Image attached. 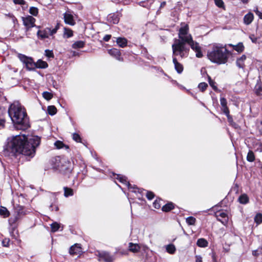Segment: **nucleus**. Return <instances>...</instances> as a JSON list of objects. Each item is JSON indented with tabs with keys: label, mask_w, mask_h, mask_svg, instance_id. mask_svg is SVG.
<instances>
[{
	"label": "nucleus",
	"mask_w": 262,
	"mask_h": 262,
	"mask_svg": "<svg viewBox=\"0 0 262 262\" xmlns=\"http://www.w3.org/2000/svg\"><path fill=\"white\" fill-rule=\"evenodd\" d=\"M220 103L222 106V109L223 112L227 116L228 119L230 120L231 117L229 115V110L227 106V102L226 99L224 97L221 98Z\"/></svg>",
	"instance_id": "obj_10"
},
{
	"label": "nucleus",
	"mask_w": 262,
	"mask_h": 262,
	"mask_svg": "<svg viewBox=\"0 0 262 262\" xmlns=\"http://www.w3.org/2000/svg\"><path fill=\"white\" fill-rule=\"evenodd\" d=\"M52 163L53 169L67 176H69L73 169L72 163L64 157H55L52 160Z\"/></svg>",
	"instance_id": "obj_5"
},
{
	"label": "nucleus",
	"mask_w": 262,
	"mask_h": 262,
	"mask_svg": "<svg viewBox=\"0 0 262 262\" xmlns=\"http://www.w3.org/2000/svg\"><path fill=\"white\" fill-rule=\"evenodd\" d=\"M215 5L219 8H224V3L222 0H214Z\"/></svg>",
	"instance_id": "obj_46"
},
{
	"label": "nucleus",
	"mask_w": 262,
	"mask_h": 262,
	"mask_svg": "<svg viewBox=\"0 0 262 262\" xmlns=\"http://www.w3.org/2000/svg\"><path fill=\"white\" fill-rule=\"evenodd\" d=\"M116 42L119 47L124 48L126 46L127 40L124 37H118L117 38Z\"/></svg>",
	"instance_id": "obj_22"
},
{
	"label": "nucleus",
	"mask_w": 262,
	"mask_h": 262,
	"mask_svg": "<svg viewBox=\"0 0 262 262\" xmlns=\"http://www.w3.org/2000/svg\"><path fill=\"white\" fill-rule=\"evenodd\" d=\"M10 212L8 210V209L3 206H0V215L2 216L3 217L6 218L9 216Z\"/></svg>",
	"instance_id": "obj_25"
},
{
	"label": "nucleus",
	"mask_w": 262,
	"mask_h": 262,
	"mask_svg": "<svg viewBox=\"0 0 262 262\" xmlns=\"http://www.w3.org/2000/svg\"><path fill=\"white\" fill-rule=\"evenodd\" d=\"M35 68L45 69L48 67V63L40 59L35 62Z\"/></svg>",
	"instance_id": "obj_24"
},
{
	"label": "nucleus",
	"mask_w": 262,
	"mask_h": 262,
	"mask_svg": "<svg viewBox=\"0 0 262 262\" xmlns=\"http://www.w3.org/2000/svg\"><path fill=\"white\" fill-rule=\"evenodd\" d=\"M249 38L251 39L253 43H255L257 42L258 39L257 37H255L253 34L250 35Z\"/></svg>",
	"instance_id": "obj_53"
},
{
	"label": "nucleus",
	"mask_w": 262,
	"mask_h": 262,
	"mask_svg": "<svg viewBox=\"0 0 262 262\" xmlns=\"http://www.w3.org/2000/svg\"><path fill=\"white\" fill-rule=\"evenodd\" d=\"M64 21L66 24L71 26H74L75 24L73 16L69 12H66L64 14Z\"/></svg>",
	"instance_id": "obj_16"
},
{
	"label": "nucleus",
	"mask_w": 262,
	"mask_h": 262,
	"mask_svg": "<svg viewBox=\"0 0 262 262\" xmlns=\"http://www.w3.org/2000/svg\"><path fill=\"white\" fill-rule=\"evenodd\" d=\"M216 216L217 220L223 225H226L228 222L227 214L224 211H219L216 213Z\"/></svg>",
	"instance_id": "obj_9"
},
{
	"label": "nucleus",
	"mask_w": 262,
	"mask_h": 262,
	"mask_svg": "<svg viewBox=\"0 0 262 262\" xmlns=\"http://www.w3.org/2000/svg\"><path fill=\"white\" fill-rule=\"evenodd\" d=\"M85 45V42L82 40H79L75 42L72 45V48L75 49L82 48Z\"/></svg>",
	"instance_id": "obj_28"
},
{
	"label": "nucleus",
	"mask_w": 262,
	"mask_h": 262,
	"mask_svg": "<svg viewBox=\"0 0 262 262\" xmlns=\"http://www.w3.org/2000/svg\"><path fill=\"white\" fill-rule=\"evenodd\" d=\"M208 242L204 238H201L198 239L196 245L202 248H205L208 246Z\"/></svg>",
	"instance_id": "obj_27"
},
{
	"label": "nucleus",
	"mask_w": 262,
	"mask_h": 262,
	"mask_svg": "<svg viewBox=\"0 0 262 262\" xmlns=\"http://www.w3.org/2000/svg\"><path fill=\"white\" fill-rule=\"evenodd\" d=\"M35 19L32 16H28L23 19L24 25L28 28H30L34 26Z\"/></svg>",
	"instance_id": "obj_12"
},
{
	"label": "nucleus",
	"mask_w": 262,
	"mask_h": 262,
	"mask_svg": "<svg viewBox=\"0 0 262 262\" xmlns=\"http://www.w3.org/2000/svg\"><path fill=\"white\" fill-rule=\"evenodd\" d=\"M64 196L66 198L69 197L70 196H72L74 194L73 190L72 189L64 187Z\"/></svg>",
	"instance_id": "obj_32"
},
{
	"label": "nucleus",
	"mask_w": 262,
	"mask_h": 262,
	"mask_svg": "<svg viewBox=\"0 0 262 262\" xmlns=\"http://www.w3.org/2000/svg\"><path fill=\"white\" fill-rule=\"evenodd\" d=\"M40 142V138L37 136L29 138L24 135L12 136L7 138L4 146V154L9 156L18 153L32 158L35 155L36 147Z\"/></svg>",
	"instance_id": "obj_1"
},
{
	"label": "nucleus",
	"mask_w": 262,
	"mask_h": 262,
	"mask_svg": "<svg viewBox=\"0 0 262 262\" xmlns=\"http://www.w3.org/2000/svg\"><path fill=\"white\" fill-rule=\"evenodd\" d=\"M255 92L257 95L262 96V85H257L255 87Z\"/></svg>",
	"instance_id": "obj_44"
},
{
	"label": "nucleus",
	"mask_w": 262,
	"mask_h": 262,
	"mask_svg": "<svg viewBox=\"0 0 262 262\" xmlns=\"http://www.w3.org/2000/svg\"><path fill=\"white\" fill-rule=\"evenodd\" d=\"M252 254L255 256L262 254V247H259L257 249L253 251Z\"/></svg>",
	"instance_id": "obj_45"
},
{
	"label": "nucleus",
	"mask_w": 262,
	"mask_h": 262,
	"mask_svg": "<svg viewBox=\"0 0 262 262\" xmlns=\"http://www.w3.org/2000/svg\"><path fill=\"white\" fill-rule=\"evenodd\" d=\"M45 55L49 58H53L54 54L52 51L49 50H45Z\"/></svg>",
	"instance_id": "obj_48"
},
{
	"label": "nucleus",
	"mask_w": 262,
	"mask_h": 262,
	"mask_svg": "<svg viewBox=\"0 0 262 262\" xmlns=\"http://www.w3.org/2000/svg\"><path fill=\"white\" fill-rule=\"evenodd\" d=\"M73 35V31L71 29H70L69 28H64V31H63V34L64 38H68L72 37Z\"/></svg>",
	"instance_id": "obj_29"
},
{
	"label": "nucleus",
	"mask_w": 262,
	"mask_h": 262,
	"mask_svg": "<svg viewBox=\"0 0 262 262\" xmlns=\"http://www.w3.org/2000/svg\"><path fill=\"white\" fill-rule=\"evenodd\" d=\"M54 145L57 149H61L63 148H65L66 149H68L69 146L63 144L62 141H57L54 143Z\"/></svg>",
	"instance_id": "obj_30"
},
{
	"label": "nucleus",
	"mask_w": 262,
	"mask_h": 262,
	"mask_svg": "<svg viewBox=\"0 0 262 262\" xmlns=\"http://www.w3.org/2000/svg\"><path fill=\"white\" fill-rule=\"evenodd\" d=\"M166 250L168 253L172 254L174 253L176 248L174 245L169 244L166 246Z\"/></svg>",
	"instance_id": "obj_31"
},
{
	"label": "nucleus",
	"mask_w": 262,
	"mask_h": 262,
	"mask_svg": "<svg viewBox=\"0 0 262 262\" xmlns=\"http://www.w3.org/2000/svg\"><path fill=\"white\" fill-rule=\"evenodd\" d=\"M179 39H176L172 45L173 56L180 55L181 58L188 55L189 48L186 46L188 44L196 53V57L201 58L203 54L199 43L193 40L192 36L189 33V26L185 23L181 24L179 31Z\"/></svg>",
	"instance_id": "obj_2"
},
{
	"label": "nucleus",
	"mask_w": 262,
	"mask_h": 262,
	"mask_svg": "<svg viewBox=\"0 0 262 262\" xmlns=\"http://www.w3.org/2000/svg\"><path fill=\"white\" fill-rule=\"evenodd\" d=\"M186 222L189 225H194L196 222V219L193 216H189L186 218Z\"/></svg>",
	"instance_id": "obj_37"
},
{
	"label": "nucleus",
	"mask_w": 262,
	"mask_h": 262,
	"mask_svg": "<svg viewBox=\"0 0 262 262\" xmlns=\"http://www.w3.org/2000/svg\"><path fill=\"white\" fill-rule=\"evenodd\" d=\"M29 12L33 16H37L38 13V10L36 7H31L29 9Z\"/></svg>",
	"instance_id": "obj_40"
},
{
	"label": "nucleus",
	"mask_w": 262,
	"mask_h": 262,
	"mask_svg": "<svg viewBox=\"0 0 262 262\" xmlns=\"http://www.w3.org/2000/svg\"><path fill=\"white\" fill-rule=\"evenodd\" d=\"M9 242V239L5 238L3 241L2 244L4 247H8Z\"/></svg>",
	"instance_id": "obj_54"
},
{
	"label": "nucleus",
	"mask_w": 262,
	"mask_h": 262,
	"mask_svg": "<svg viewBox=\"0 0 262 262\" xmlns=\"http://www.w3.org/2000/svg\"><path fill=\"white\" fill-rule=\"evenodd\" d=\"M14 3L17 5L24 6L26 5V2L24 0H13Z\"/></svg>",
	"instance_id": "obj_50"
},
{
	"label": "nucleus",
	"mask_w": 262,
	"mask_h": 262,
	"mask_svg": "<svg viewBox=\"0 0 262 262\" xmlns=\"http://www.w3.org/2000/svg\"><path fill=\"white\" fill-rule=\"evenodd\" d=\"M50 28H46L43 30H39L37 34L38 37L40 39H44L49 37L50 35Z\"/></svg>",
	"instance_id": "obj_11"
},
{
	"label": "nucleus",
	"mask_w": 262,
	"mask_h": 262,
	"mask_svg": "<svg viewBox=\"0 0 262 262\" xmlns=\"http://www.w3.org/2000/svg\"><path fill=\"white\" fill-rule=\"evenodd\" d=\"M140 249V246L137 244L130 243L129 244V250L134 253L138 252Z\"/></svg>",
	"instance_id": "obj_23"
},
{
	"label": "nucleus",
	"mask_w": 262,
	"mask_h": 262,
	"mask_svg": "<svg viewBox=\"0 0 262 262\" xmlns=\"http://www.w3.org/2000/svg\"><path fill=\"white\" fill-rule=\"evenodd\" d=\"M229 54V51L227 45L215 43L212 45L211 49L208 51L207 56L211 62L222 64L227 62Z\"/></svg>",
	"instance_id": "obj_4"
},
{
	"label": "nucleus",
	"mask_w": 262,
	"mask_h": 262,
	"mask_svg": "<svg viewBox=\"0 0 262 262\" xmlns=\"http://www.w3.org/2000/svg\"><path fill=\"white\" fill-rule=\"evenodd\" d=\"M255 159L254 152L252 150H249L247 156V160L248 162H252Z\"/></svg>",
	"instance_id": "obj_33"
},
{
	"label": "nucleus",
	"mask_w": 262,
	"mask_h": 262,
	"mask_svg": "<svg viewBox=\"0 0 262 262\" xmlns=\"http://www.w3.org/2000/svg\"><path fill=\"white\" fill-rule=\"evenodd\" d=\"M254 147L255 150L259 152H262V142L257 141L256 143L254 145Z\"/></svg>",
	"instance_id": "obj_38"
},
{
	"label": "nucleus",
	"mask_w": 262,
	"mask_h": 262,
	"mask_svg": "<svg viewBox=\"0 0 262 262\" xmlns=\"http://www.w3.org/2000/svg\"><path fill=\"white\" fill-rule=\"evenodd\" d=\"M108 53L111 56H114L117 59L120 60V51L117 49L113 48L108 50Z\"/></svg>",
	"instance_id": "obj_20"
},
{
	"label": "nucleus",
	"mask_w": 262,
	"mask_h": 262,
	"mask_svg": "<svg viewBox=\"0 0 262 262\" xmlns=\"http://www.w3.org/2000/svg\"><path fill=\"white\" fill-rule=\"evenodd\" d=\"M69 252L71 255L78 256L80 255L82 250L79 244H75L70 248Z\"/></svg>",
	"instance_id": "obj_15"
},
{
	"label": "nucleus",
	"mask_w": 262,
	"mask_h": 262,
	"mask_svg": "<svg viewBox=\"0 0 262 262\" xmlns=\"http://www.w3.org/2000/svg\"><path fill=\"white\" fill-rule=\"evenodd\" d=\"M246 56L245 55H243L239 58H238L236 60V63L237 66L239 68L244 69L245 68V61L246 59Z\"/></svg>",
	"instance_id": "obj_18"
},
{
	"label": "nucleus",
	"mask_w": 262,
	"mask_h": 262,
	"mask_svg": "<svg viewBox=\"0 0 262 262\" xmlns=\"http://www.w3.org/2000/svg\"><path fill=\"white\" fill-rule=\"evenodd\" d=\"M173 208V205L172 203H168L162 207V210L165 212H168Z\"/></svg>",
	"instance_id": "obj_34"
},
{
	"label": "nucleus",
	"mask_w": 262,
	"mask_h": 262,
	"mask_svg": "<svg viewBox=\"0 0 262 262\" xmlns=\"http://www.w3.org/2000/svg\"><path fill=\"white\" fill-rule=\"evenodd\" d=\"M48 112L50 115H54L57 112V109L53 105L49 106L48 107Z\"/></svg>",
	"instance_id": "obj_36"
},
{
	"label": "nucleus",
	"mask_w": 262,
	"mask_h": 262,
	"mask_svg": "<svg viewBox=\"0 0 262 262\" xmlns=\"http://www.w3.org/2000/svg\"><path fill=\"white\" fill-rule=\"evenodd\" d=\"M195 258H196V259H195V262H202V257L200 255H196L195 256Z\"/></svg>",
	"instance_id": "obj_57"
},
{
	"label": "nucleus",
	"mask_w": 262,
	"mask_h": 262,
	"mask_svg": "<svg viewBox=\"0 0 262 262\" xmlns=\"http://www.w3.org/2000/svg\"><path fill=\"white\" fill-rule=\"evenodd\" d=\"M120 15L119 13H111L107 17V21L113 24H117L119 23Z\"/></svg>",
	"instance_id": "obj_13"
},
{
	"label": "nucleus",
	"mask_w": 262,
	"mask_h": 262,
	"mask_svg": "<svg viewBox=\"0 0 262 262\" xmlns=\"http://www.w3.org/2000/svg\"><path fill=\"white\" fill-rule=\"evenodd\" d=\"M8 16H9L10 18H11L12 19V20H13V21H14V20H15V18L14 17V16H13L12 14L9 13V14H8Z\"/></svg>",
	"instance_id": "obj_61"
},
{
	"label": "nucleus",
	"mask_w": 262,
	"mask_h": 262,
	"mask_svg": "<svg viewBox=\"0 0 262 262\" xmlns=\"http://www.w3.org/2000/svg\"><path fill=\"white\" fill-rule=\"evenodd\" d=\"M254 19V15L251 12H249L244 16V23L246 25L250 24Z\"/></svg>",
	"instance_id": "obj_17"
},
{
	"label": "nucleus",
	"mask_w": 262,
	"mask_h": 262,
	"mask_svg": "<svg viewBox=\"0 0 262 262\" xmlns=\"http://www.w3.org/2000/svg\"><path fill=\"white\" fill-rule=\"evenodd\" d=\"M59 28V24L58 23L57 24L56 27H55L54 29H56V30L57 31V30Z\"/></svg>",
	"instance_id": "obj_63"
},
{
	"label": "nucleus",
	"mask_w": 262,
	"mask_h": 262,
	"mask_svg": "<svg viewBox=\"0 0 262 262\" xmlns=\"http://www.w3.org/2000/svg\"><path fill=\"white\" fill-rule=\"evenodd\" d=\"M238 201L241 204H246L249 202V198L246 194H242L239 196Z\"/></svg>",
	"instance_id": "obj_26"
},
{
	"label": "nucleus",
	"mask_w": 262,
	"mask_h": 262,
	"mask_svg": "<svg viewBox=\"0 0 262 262\" xmlns=\"http://www.w3.org/2000/svg\"><path fill=\"white\" fill-rule=\"evenodd\" d=\"M99 257L100 260L105 262H111L112 257L109 253L105 251H101L99 253Z\"/></svg>",
	"instance_id": "obj_14"
},
{
	"label": "nucleus",
	"mask_w": 262,
	"mask_h": 262,
	"mask_svg": "<svg viewBox=\"0 0 262 262\" xmlns=\"http://www.w3.org/2000/svg\"><path fill=\"white\" fill-rule=\"evenodd\" d=\"M254 12L255 13V14L258 16L259 15V14H260L261 12H260L257 7L255 8V9H254Z\"/></svg>",
	"instance_id": "obj_59"
},
{
	"label": "nucleus",
	"mask_w": 262,
	"mask_h": 262,
	"mask_svg": "<svg viewBox=\"0 0 262 262\" xmlns=\"http://www.w3.org/2000/svg\"><path fill=\"white\" fill-rule=\"evenodd\" d=\"M51 227L52 232H55L59 229L60 226L58 223L54 222L51 225Z\"/></svg>",
	"instance_id": "obj_35"
},
{
	"label": "nucleus",
	"mask_w": 262,
	"mask_h": 262,
	"mask_svg": "<svg viewBox=\"0 0 262 262\" xmlns=\"http://www.w3.org/2000/svg\"><path fill=\"white\" fill-rule=\"evenodd\" d=\"M73 139L77 142H81V138L80 136L77 133H74L73 134Z\"/></svg>",
	"instance_id": "obj_49"
},
{
	"label": "nucleus",
	"mask_w": 262,
	"mask_h": 262,
	"mask_svg": "<svg viewBox=\"0 0 262 262\" xmlns=\"http://www.w3.org/2000/svg\"><path fill=\"white\" fill-rule=\"evenodd\" d=\"M50 208L52 211L55 210V211H58V207L57 206V205L54 203V202H53L50 205Z\"/></svg>",
	"instance_id": "obj_51"
},
{
	"label": "nucleus",
	"mask_w": 262,
	"mask_h": 262,
	"mask_svg": "<svg viewBox=\"0 0 262 262\" xmlns=\"http://www.w3.org/2000/svg\"><path fill=\"white\" fill-rule=\"evenodd\" d=\"M153 205L156 209H159L161 207L160 204L157 200L155 201Z\"/></svg>",
	"instance_id": "obj_55"
},
{
	"label": "nucleus",
	"mask_w": 262,
	"mask_h": 262,
	"mask_svg": "<svg viewBox=\"0 0 262 262\" xmlns=\"http://www.w3.org/2000/svg\"><path fill=\"white\" fill-rule=\"evenodd\" d=\"M254 221L257 224H259L262 223V214L261 213H257L255 217Z\"/></svg>",
	"instance_id": "obj_39"
},
{
	"label": "nucleus",
	"mask_w": 262,
	"mask_h": 262,
	"mask_svg": "<svg viewBox=\"0 0 262 262\" xmlns=\"http://www.w3.org/2000/svg\"><path fill=\"white\" fill-rule=\"evenodd\" d=\"M26 214L24 211V207L21 206H17L15 207L14 214L13 216H12L9 219V224H14L19 220L21 216L24 215Z\"/></svg>",
	"instance_id": "obj_8"
},
{
	"label": "nucleus",
	"mask_w": 262,
	"mask_h": 262,
	"mask_svg": "<svg viewBox=\"0 0 262 262\" xmlns=\"http://www.w3.org/2000/svg\"><path fill=\"white\" fill-rule=\"evenodd\" d=\"M146 195L149 200H152L154 198V194L151 191H147Z\"/></svg>",
	"instance_id": "obj_52"
},
{
	"label": "nucleus",
	"mask_w": 262,
	"mask_h": 262,
	"mask_svg": "<svg viewBox=\"0 0 262 262\" xmlns=\"http://www.w3.org/2000/svg\"><path fill=\"white\" fill-rule=\"evenodd\" d=\"M208 81L210 85L213 88L214 90H217V87L215 85V82L213 81L210 76H208Z\"/></svg>",
	"instance_id": "obj_47"
},
{
	"label": "nucleus",
	"mask_w": 262,
	"mask_h": 262,
	"mask_svg": "<svg viewBox=\"0 0 262 262\" xmlns=\"http://www.w3.org/2000/svg\"><path fill=\"white\" fill-rule=\"evenodd\" d=\"M111 177H114V179H116L119 181L120 182L124 184L126 186H127L128 189L130 190L129 191L133 192L136 193L137 192H139V189L137 187H132V185L129 184V183L127 181L126 178L125 176H121L120 174H117L115 173H112V175L110 176Z\"/></svg>",
	"instance_id": "obj_6"
},
{
	"label": "nucleus",
	"mask_w": 262,
	"mask_h": 262,
	"mask_svg": "<svg viewBox=\"0 0 262 262\" xmlns=\"http://www.w3.org/2000/svg\"><path fill=\"white\" fill-rule=\"evenodd\" d=\"M258 127L260 132H262V121H260V123L258 125Z\"/></svg>",
	"instance_id": "obj_60"
},
{
	"label": "nucleus",
	"mask_w": 262,
	"mask_h": 262,
	"mask_svg": "<svg viewBox=\"0 0 262 262\" xmlns=\"http://www.w3.org/2000/svg\"><path fill=\"white\" fill-rule=\"evenodd\" d=\"M11 226V228L10 229V234L12 236H13L15 237V235L14 234V231L15 230V229L16 228V226L15 225V223L14 224H9Z\"/></svg>",
	"instance_id": "obj_42"
},
{
	"label": "nucleus",
	"mask_w": 262,
	"mask_h": 262,
	"mask_svg": "<svg viewBox=\"0 0 262 262\" xmlns=\"http://www.w3.org/2000/svg\"><path fill=\"white\" fill-rule=\"evenodd\" d=\"M57 32V30L55 29H50V35H53V34H55Z\"/></svg>",
	"instance_id": "obj_58"
},
{
	"label": "nucleus",
	"mask_w": 262,
	"mask_h": 262,
	"mask_svg": "<svg viewBox=\"0 0 262 262\" xmlns=\"http://www.w3.org/2000/svg\"><path fill=\"white\" fill-rule=\"evenodd\" d=\"M8 114L15 128L25 130L30 127V122L24 107L18 101H15L9 106Z\"/></svg>",
	"instance_id": "obj_3"
},
{
	"label": "nucleus",
	"mask_w": 262,
	"mask_h": 262,
	"mask_svg": "<svg viewBox=\"0 0 262 262\" xmlns=\"http://www.w3.org/2000/svg\"><path fill=\"white\" fill-rule=\"evenodd\" d=\"M42 96L43 97L47 100H49L50 99H52V97H53V95L52 94L50 93V92H44L43 93H42Z\"/></svg>",
	"instance_id": "obj_41"
},
{
	"label": "nucleus",
	"mask_w": 262,
	"mask_h": 262,
	"mask_svg": "<svg viewBox=\"0 0 262 262\" xmlns=\"http://www.w3.org/2000/svg\"><path fill=\"white\" fill-rule=\"evenodd\" d=\"M227 46L232 47L233 50L236 51L238 53L242 52L244 50V46L242 42H239L236 45L229 44Z\"/></svg>",
	"instance_id": "obj_19"
},
{
	"label": "nucleus",
	"mask_w": 262,
	"mask_h": 262,
	"mask_svg": "<svg viewBox=\"0 0 262 262\" xmlns=\"http://www.w3.org/2000/svg\"><path fill=\"white\" fill-rule=\"evenodd\" d=\"M207 86L208 84L205 82H201L198 85V88L202 92L204 91Z\"/></svg>",
	"instance_id": "obj_43"
},
{
	"label": "nucleus",
	"mask_w": 262,
	"mask_h": 262,
	"mask_svg": "<svg viewBox=\"0 0 262 262\" xmlns=\"http://www.w3.org/2000/svg\"><path fill=\"white\" fill-rule=\"evenodd\" d=\"M18 57L20 60L25 64L26 68L28 70H33L35 69V62L33 60L32 58L21 54H19Z\"/></svg>",
	"instance_id": "obj_7"
},
{
	"label": "nucleus",
	"mask_w": 262,
	"mask_h": 262,
	"mask_svg": "<svg viewBox=\"0 0 262 262\" xmlns=\"http://www.w3.org/2000/svg\"><path fill=\"white\" fill-rule=\"evenodd\" d=\"M111 38V35H105L103 37V40L105 41H108Z\"/></svg>",
	"instance_id": "obj_56"
},
{
	"label": "nucleus",
	"mask_w": 262,
	"mask_h": 262,
	"mask_svg": "<svg viewBox=\"0 0 262 262\" xmlns=\"http://www.w3.org/2000/svg\"><path fill=\"white\" fill-rule=\"evenodd\" d=\"M173 62L174 65V68L177 72L179 74L181 73L183 71V67L182 64L178 62L177 59L175 57L173 58Z\"/></svg>",
	"instance_id": "obj_21"
},
{
	"label": "nucleus",
	"mask_w": 262,
	"mask_h": 262,
	"mask_svg": "<svg viewBox=\"0 0 262 262\" xmlns=\"http://www.w3.org/2000/svg\"><path fill=\"white\" fill-rule=\"evenodd\" d=\"M258 17L260 19H262V12L260 13Z\"/></svg>",
	"instance_id": "obj_64"
},
{
	"label": "nucleus",
	"mask_w": 262,
	"mask_h": 262,
	"mask_svg": "<svg viewBox=\"0 0 262 262\" xmlns=\"http://www.w3.org/2000/svg\"><path fill=\"white\" fill-rule=\"evenodd\" d=\"M243 3L247 4L248 3L249 0H240Z\"/></svg>",
	"instance_id": "obj_62"
}]
</instances>
